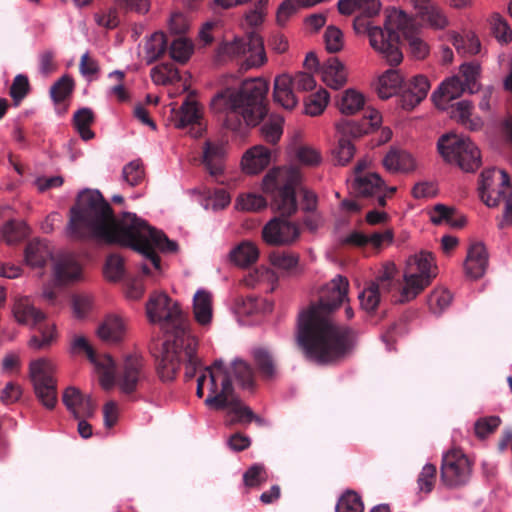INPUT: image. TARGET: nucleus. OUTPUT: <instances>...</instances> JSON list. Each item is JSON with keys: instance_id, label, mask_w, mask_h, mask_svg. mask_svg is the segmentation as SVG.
Masks as SVG:
<instances>
[{"instance_id": "nucleus-1", "label": "nucleus", "mask_w": 512, "mask_h": 512, "mask_svg": "<svg viewBox=\"0 0 512 512\" xmlns=\"http://www.w3.org/2000/svg\"><path fill=\"white\" fill-rule=\"evenodd\" d=\"M66 228L69 238L80 240L94 237L106 243L130 247L144 256L141 264L143 274L157 277L161 274L160 258L155 250L175 252L176 242L150 227L135 214L125 213L120 219L113 216L112 209L96 190L83 191L71 209Z\"/></svg>"}, {"instance_id": "nucleus-2", "label": "nucleus", "mask_w": 512, "mask_h": 512, "mask_svg": "<svg viewBox=\"0 0 512 512\" xmlns=\"http://www.w3.org/2000/svg\"><path fill=\"white\" fill-rule=\"evenodd\" d=\"M348 291V279L337 275L320 289L318 301L300 311L296 339L309 360L332 364L352 351L354 332L331 319V314L348 301Z\"/></svg>"}, {"instance_id": "nucleus-3", "label": "nucleus", "mask_w": 512, "mask_h": 512, "mask_svg": "<svg viewBox=\"0 0 512 512\" xmlns=\"http://www.w3.org/2000/svg\"><path fill=\"white\" fill-rule=\"evenodd\" d=\"M268 91L267 83L261 79L244 81L237 87L220 90L210 101L211 110L224 117L227 128L239 131L242 122L255 126L264 116L263 99Z\"/></svg>"}, {"instance_id": "nucleus-4", "label": "nucleus", "mask_w": 512, "mask_h": 512, "mask_svg": "<svg viewBox=\"0 0 512 512\" xmlns=\"http://www.w3.org/2000/svg\"><path fill=\"white\" fill-rule=\"evenodd\" d=\"M302 181L301 170L295 166L273 167L262 179L261 188L271 196V208L282 217L297 211L295 191Z\"/></svg>"}, {"instance_id": "nucleus-5", "label": "nucleus", "mask_w": 512, "mask_h": 512, "mask_svg": "<svg viewBox=\"0 0 512 512\" xmlns=\"http://www.w3.org/2000/svg\"><path fill=\"white\" fill-rule=\"evenodd\" d=\"M146 315L149 322L158 324L167 334L166 340L181 344V339L191 335L188 323L179 306L166 293H152L146 303Z\"/></svg>"}, {"instance_id": "nucleus-6", "label": "nucleus", "mask_w": 512, "mask_h": 512, "mask_svg": "<svg viewBox=\"0 0 512 512\" xmlns=\"http://www.w3.org/2000/svg\"><path fill=\"white\" fill-rule=\"evenodd\" d=\"M437 274L438 267L431 252L422 250L410 255L405 260L397 301L408 303L417 298Z\"/></svg>"}, {"instance_id": "nucleus-7", "label": "nucleus", "mask_w": 512, "mask_h": 512, "mask_svg": "<svg viewBox=\"0 0 512 512\" xmlns=\"http://www.w3.org/2000/svg\"><path fill=\"white\" fill-rule=\"evenodd\" d=\"M181 344L165 340L160 359L157 364V372L161 380L172 381L175 379L182 363H185V377L191 379L194 377L198 358L196 350L198 341L194 335H189L181 339Z\"/></svg>"}, {"instance_id": "nucleus-8", "label": "nucleus", "mask_w": 512, "mask_h": 512, "mask_svg": "<svg viewBox=\"0 0 512 512\" xmlns=\"http://www.w3.org/2000/svg\"><path fill=\"white\" fill-rule=\"evenodd\" d=\"M216 57L219 62L245 57L246 68L261 67L267 61L263 40L256 33L224 39L217 47Z\"/></svg>"}, {"instance_id": "nucleus-9", "label": "nucleus", "mask_w": 512, "mask_h": 512, "mask_svg": "<svg viewBox=\"0 0 512 512\" xmlns=\"http://www.w3.org/2000/svg\"><path fill=\"white\" fill-rule=\"evenodd\" d=\"M356 34H366L371 48L391 66L399 65L403 54L399 46L398 33L388 31L386 28L374 26L362 17H356L353 22Z\"/></svg>"}, {"instance_id": "nucleus-10", "label": "nucleus", "mask_w": 512, "mask_h": 512, "mask_svg": "<svg viewBox=\"0 0 512 512\" xmlns=\"http://www.w3.org/2000/svg\"><path fill=\"white\" fill-rule=\"evenodd\" d=\"M437 149L446 162L458 165L463 171L472 172L481 165L480 151L468 137L453 133L442 135Z\"/></svg>"}, {"instance_id": "nucleus-11", "label": "nucleus", "mask_w": 512, "mask_h": 512, "mask_svg": "<svg viewBox=\"0 0 512 512\" xmlns=\"http://www.w3.org/2000/svg\"><path fill=\"white\" fill-rule=\"evenodd\" d=\"M233 390L230 376L224 368L223 361L217 360L211 367H206L197 379L196 394L199 398L208 392L204 403L215 410L222 406V400Z\"/></svg>"}, {"instance_id": "nucleus-12", "label": "nucleus", "mask_w": 512, "mask_h": 512, "mask_svg": "<svg viewBox=\"0 0 512 512\" xmlns=\"http://www.w3.org/2000/svg\"><path fill=\"white\" fill-rule=\"evenodd\" d=\"M480 200L489 208H497L511 197L512 183L505 170L488 168L481 172L478 183Z\"/></svg>"}, {"instance_id": "nucleus-13", "label": "nucleus", "mask_w": 512, "mask_h": 512, "mask_svg": "<svg viewBox=\"0 0 512 512\" xmlns=\"http://www.w3.org/2000/svg\"><path fill=\"white\" fill-rule=\"evenodd\" d=\"M472 473V463L460 449H451L442 457L441 481L448 487L465 485Z\"/></svg>"}, {"instance_id": "nucleus-14", "label": "nucleus", "mask_w": 512, "mask_h": 512, "mask_svg": "<svg viewBox=\"0 0 512 512\" xmlns=\"http://www.w3.org/2000/svg\"><path fill=\"white\" fill-rule=\"evenodd\" d=\"M70 352L74 355L86 353L90 362L99 374L101 386L109 390L113 386L114 361L108 354L97 355L87 338L83 335H74L70 342Z\"/></svg>"}, {"instance_id": "nucleus-15", "label": "nucleus", "mask_w": 512, "mask_h": 512, "mask_svg": "<svg viewBox=\"0 0 512 512\" xmlns=\"http://www.w3.org/2000/svg\"><path fill=\"white\" fill-rule=\"evenodd\" d=\"M300 227L297 223L274 217L262 229V238L271 246H289L300 238Z\"/></svg>"}, {"instance_id": "nucleus-16", "label": "nucleus", "mask_w": 512, "mask_h": 512, "mask_svg": "<svg viewBox=\"0 0 512 512\" xmlns=\"http://www.w3.org/2000/svg\"><path fill=\"white\" fill-rule=\"evenodd\" d=\"M202 118V109L199 104L190 98H187L179 109L175 108V105L171 107V116L169 118L171 124L179 129L191 127L193 130L196 127V131L192 134L193 137L201 135L202 127L200 120Z\"/></svg>"}, {"instance_id": "nucleus-17", "label": "nucleus", "mask_w": 512, "mask_h": 512, "mask_svg": "<svg viewBox=\"0 0 512 512\" xmlns=\"http://www.w3.org/2000/svg\"><path fill=\"white\" fill-rule=\"evenodd\" d=\"M145 378L144 362L139 355L127 356L118 375L117 380L114 378L121 392L129 394L135 391L138 383Z\"/></svg>"}, {"instance_id": "nucleus-18", "label": "nucleus", "mask_w": 512, "mask_h": 512, "mask_svg": "<svg viewBox=\"0 0 512 512\" xmlns=\"http://www.w3.org/2000/svg\"><path fill=\"white\" fill-rule=\"evenodd\" d=\"M223 404L219 410H226V414L230 419L228 425L242 424L247 425L255 421L259 425L265 423L264 419L256 415L249 406L239 399L232 390L223 400Z\"/></svg>"}, {"instance_id": "nucleus-19", "label": "nucleus", "mask_w": 512, "mask_h": 512, "mask_svg": "<svg viewBox=\"0 0 512 512\" xmlns=\"http://www.w3.org/2000/svg\"><path fill=\"white\" fill-rule=\"evenodd\" d=\"M489 266V254L482 242L471 243L463 264L464 273L470 280L482 278Z\"/></svg>"}, {"instance_id": "nucleus-20", "label": "nucleus", "mask_w": 512, "mask_h": 512, "mask_svg": "<svg viewBox=\"0 0 512 512\" xmlns=\"http://www.w3.org/2000/svg\"><path fill=\"white\" fill-rule=\"evenodd\" d=\"M66 408L76 419L92 417L96 410V404L89 395H83L76 387H67L62 396Z\"/></svg>"}, {"instance_id": "nucleus-21", "label": "nucleus", "mask_w": 512, "mask_h": 512, "mask_svg": "<svg viewBox=\"0 0 512 512\" xmlns=\"http://www.w3.org/2000/svg\"><path fill=\"white\" fill-rule=\"evenodd\" d=\"M127 319L119 314H108L97 328V336L108 344L122 342L127 334Z\"/></svg>"}, {"instance_id": "nucleus-22", "label": "nucleus", "mask_w": 512, "mask_h": 512, "mask_svg": "<svg viewBox=\"0 0 512 512\" xmlns=\"http://www.w3.org/2000/svg\"><path fill=\"white\" fill-rule=\"evenodd\" d=\"M319 74L321 81L333 90H340L348 82V69L337 57H331L323 62Z\"/></svg>"}, {"instance_id": "nucleus-23", "label": "nucleus", "mask_w": 512, "mask_h": 512, "mask_svg": "<svg viewBox=\"0 0 512 512\" xmlns=\"http://www.w3.org/2000/svg\"><path fill=\"white\" fill-rule=\"evenodd\" d=\"M273 151L263 145L248 149L241 159L242 170L248 175L262 172L272 162Z\"/></svg>"}, {"instance_id": "nucleus-24", "label": "nucleus", "mask_w": 512, "mask_h": 512, "mask_svg": "<svg viewBox=\"0 0 512 512\" xmlns=\"http://www.w3.org/2000/svg\"><path fill=\"white\" fill-rule=\"evenodd\" d=\"M292 75L283 73L274 79L273 99L284 109L292 110L298 104V98L294 92Z\"/></svg>"}, {"instance_id": "nucleus-25", "label": "nucleus", "mask_w": 512, "mask_h": 512, "mask_svg": "<svg viewBox=\"0 0 512 512\" xmlns=\"http://www.w3.org/2000/svg\"><path fill=\"white\" fill-rule=\"evenodd\" d=\"M430 90V83L423 75L413 77L401 94V106L411 110L424 100Z\"/></svg>"}, {"instance_id": "nucleus-26", "label": "nucleus", "mask_w": 512, "mask_h": 512, "mask_svg": "<svg viewBox=\"0 0 512 512\" xmlns=\"http://www.w3.org/2000/svg\"><path fill=\"white\" fill-rule=\"evenodd\" d=\"M467 89L462 85L459 76H451L445 79L438 89L433 92L432 98L435 105L440 109H446L447 104L459 98Z\"/></svg>"}, {"instance_id": "nucleus-27", "label": "nucleus", "mask_w": 512, "mask_h": 512, "mask_svg": "<svg viewBox=\"0 0 512 512\" xmlns=\"http://www.w3.org/2000/svg\"><path fill=\"white\" fill-rule=\"evenodd\" d=\"M382 165L390 173H409L416 169L415 158L409 152L391 149L382 159Z\"/></svg>"}, {"instance_id": "nucleus-28", "label": "nucleus", "mask_w": 512, "mask_h": 512, "mask_svg": "<svg viewBox=\"0 0 512 512\" xmlns=\"http://www.w3.org/2000/svg\"><path fill=\"white\" fill-rule=\"evenodd\" d=\"M12 312L19 324L37 326L46 319V314L35 307L28 297L18 298L13 305Z\"/></svg>"}, {"instance_id": "nucleus-29", "label": "nucleus", "mask_w": 512, "mask_h": 512, "mask_svg": "<svg viewBox=\"0 0 512 512\" xmlns=\"http://www.w3.org/2000/svg\"><path fill=\"white\" fill-rule=\"evenodd\" d=\"M445 39L463 56L477 55L481 51L480 40L472 31H465L463 34L454 30L448 31L445 34Z\"/></svg>"}, {"instance_id": "nucleus-30", "label": "nucleus", "mask_w": 512, "mask_h": 512, "mask_svg": "<svg viewBox=\"0 0 512 512\" xmlns=\"http://www.w3.org/2000/svg\"><path fill=\"white\" fill-rule=\"evenodd\" d=\"M352 188L358 195L372 197L375 194L384 192L386 184L378 173L369 172L357 175L352 183Z\"/></svg>"}, {"instance_id": "nucleus-31", "label": "nucleus", "mask_w": 512, "mask_h": 512, "mask_svg": "<svg viewBox=\"0 0 512 512\" xmlns=\"http://www.w3.org/2000/svg\"><path fill=\"white\" fill-rule=\"evenodd\" d=\"M57 365L53 359L40 357L29 362V377L33 384L55 382Z\"/></svg>"}, {"instance_id": "nucleus-32", "label": "nucleus", "mask_w": 512, "mask_h": 512, "mask_svg": "<svg viewBox=\"0 0 512 512\" xmlns=\"http://www.w3.org/2000/svg\"><path fill=\"white\" fill-rule=\"evenodd\" d=\"M225 154L226 149L222 142L205 143L203 162L211 175L217 176L223 172Z\"/></svg>"}, {"instance_id": "nucleus-33", "label": "nucleus", "mask_w": 512, "mask_h": 512, "mask_svg": "<svg viewBox=\"0 0 512 512\" xmlns=\"http://www.w3.org/2000/svg\"><path fill=\"white\" fill-rule=\"evenodd\" d=\"M52 258V250L45 241H31L25 249V262L32 269L43 268Z\"/></svg>"}, {"instance_id": "nucleus-34", "label": "nucleus", "mask_w": 512, "mask_h": 512, "mask_svg": "<svg viewBox=\"0 0 512 512\" xmlns=\"http://www.w3.org/2000/svg\"><path fill=\"white\" fill-rule=\"evenodd\" d=\"M473 104L468 100H461L450 107V117L469 130L476 131L483 126L479 117H472Z\"/></svg>"}, {"instance_id": "nucleus-35", "label": "nucleus", "mask_w": 512, "mask_h": 512, "mask_svg": "<svg viewBox=\"0 0 512 512\" xmlns=\"http://www.w3.org/2000/svg\"><path fill=\"white\" fill-rule=\"evenodd\" d=\"M404 82V77L399 70L389 69L381 74L375 84L378 96L388 99L396 95Z\"/></svg>"}, {"instance_id": "nucleus-36", "label": "nucleus", "mask_w": 512, "mask_h": 512, "mask_svg": "<svg viewBox=\"0 0 512 512\" xmlns=\"http://www.w3.org/2000/svg\"><path fill=\"white\" fill-rule=\"evenodd\" d=\"M417 16L427 27L434 30H443L450 23L444 10L436 4L427 3L418 7Z\"/></svg>"}, {"instance_id": "nucleus-37", "label": "nucleus", "mask_w": 512, "mask_h": 512, "mask_svg": "<svg viewBox=\"0 0 512 512\" xmlns=\"http://www.w3.org/2000/svg\"><path fill=\"white\" fill-rule=\"evenodd\" d=\"M193 314L201 326L210 325L213 317L212 294L204 289H199L193 297Z\"/></svg>"}, {"instance_id": "nucleus-38", "label": "nucleus", "mask_w": 512, "mask_h": 512, "mask_svg": "<svg viewBox=\"0 0 512 512\" xmlns=\"http://www.w3.org/2000/svg\"><path fill=\"white\" fill-rule=\"evenodd\" d=\"M292 158L302 166L315 168L321 165L323 161L321 151L309 144H292L290 146Z\"/></svg>"}, {"instance_id": "nucleus-39", "label": "nucleus", "mask_w": 512, "mask_h": 512, "mask_svg": "<svg viewBox=\"0 0 512 512\" xmlns=\"http://www.w3.org/2000/svg\"><path fill=\"white\" fill-rule=\"evenodd\" d=\"M384 26L388 31L401 32L404 37L415 30L413 19L405 11L395 7L387 9Z\"/></svg>"}, {"instance_id": "nucleus-40", "label": "nucleus", "mask_w": 512, "mask_h": 512, "mask_svg": "<svg viewBox=\"0 0 512 512\" xmlns=\"http://www.w3.org/2000/svg\"><path fill=\"white\" fill-rule=\"evenodd\" d=\"M38 326L39 335H32L28 340V347L34 351L49 349L58 338L57 328L54 323H40Z\"/></svg>"}, {"instance_id": "nucleus-41", "label": "nucleus", "mask_w": 512, "mask_h": 512, "mask_svg": "<svg viewBox=\"0 0 512 512\" xmlns=\"http://www.w3.org/2000/svg\"><path fill=\"white\" fill-rule=\"evenodd\" d=\"M366 103L362 92L355 88L346 89L337 101V108L344 115H355L361 111Z\"/></svg>"}, {"instance_id": "nucleus-42", "label": "nucleus", "mask_w": 512, "mask_h": 512, "mask_svg": "<svg viewBox=\"0 0 512 512\" xmlns=\"http://www.w3.org/2000/svg\"><path fill=\"white\" fill-rule=\"evenodd\" d=\"M228 258L236 266L247 267L257 261L259 249L254 243L243 241L231 249Z\"/></svg>"}, {"instance_id": "nucleus-43", "label": "nucleus", "mask_w": 512, "mask_h": 512, "mask_svg": "<svg viewBox=\"0 0 512 512\" xmlns=\"http://www.w3.org/2000/svg\"><path fill=\"white\" fill-rule=\"evenodd\" d=\"M167 49V39L163 32H154L146 38L143 46L144 59L148 64L159 59Z\"/></svg>"}, {"instance_id": "nucleus-44", "label": "nucleus", "mask_w": 512, "mask_h": 512, "mask_svg": "<svg viewBox=\"0 0 512 512\" xmlns=\"http://www.w3.org/2000/svg\"><path fill=\"white\" fill-rule=\"evenodd\" d=\"M269 260L273 267L288 274H297L303 270L300 266L299 255L294 252H273L270 254Z\"/></svg>"}, {"instance_id": "nucleus-45", "label": "nucleus", "mask_w": 512, "mask_h": 512, "mask_svg": "<svg viewBox=\"0 0 512 512\" xmlns=\"http://www.w3.org/2000/svg\"><path fill=\"white\" fill-rule=\"evenodd\" d=\"M80 276L81 267L72 257L64 258L54 266V277L60 284L77 280Z\"/></svg>"}, {"instance_id": "nucleus-46", "label": "nucleus", "mask_w": 512, "mask_h": 512, "mask_svg": "<svg viewBox=\"0 0 512 512\" xmlns=\"http://www.w3.org/2000/svg\"><path fill=\"white\" fill-rule=\"evenodd\" d=\"M252 355L261 376L266 380H274L277 377V367L271 353L260 347L255 348Z\"/></svg>"}, {"instance_id": "nucleus-47", "label": "nucleus", "mask_w": 512, "mask_h": 512, "mask_svg": "<svg viewBox=\"0 0 512 512\" xmlns=\"http://www.w3.org/2000/svg\"><path fill=\"white\" fill-rule=\"evenodd\" d=\"M329 102V92L324 88H320L304 100V113L311 117L319 116L325 111Z\"/></svg>"}, {"instance_id": "nucleus-48", "label": "nucleus", "mask_w": 512, "mask_h": 512, "mask_svg": "<svg viewBox=\"0 0 512 512\" xmlns=\"http://www.w3.org/2000/svg\"><path fill=\"white\" fill-rule=\"evenodd\" d=\"M236 309L241 316H254L270 312L272 304L263 298L247 296L237 304Z\"/></svg>"}, {"instance_id": "nucleus-49", "label": "nucleus", "mask_w": 512, "mask_h": 512, "mask_svg": "<svg viewBox=\"0 0 512 512\" xmlns=\"http://www.w3.org/2000/svg\"><path fill=\"white\" fill-rule=\"evenodd\" d=\"M481 70V65L478 62H467L460 65L458 76L467 91L474 93L479 89Z\"/></svg>"}, {"instance_id": "nucleus-50", "label": "nucleus", "mask_w": 512, "mask_h": 512, "mask_svg": "<svg viewBox=\"0 0 512 512\" xmlns=\"http://www.w3.org/2000/svg\"><path fill=\"white\" fill-rule=\"evenodd\" d=\"M150 75L156 85H171L180 81L178 69L170 63L155 66L151 69Z\"/></svg>"}, {"instance_id": "nucleus-51", "label": "nucleus", "mask_w": 512, "mask_h": 512, "mask_svg": "<svg viewBox=\"0 0 512 512\" xmlns=\"http://www.w3.org/2000/svg\"><path fill=\"white\" fill-rule=\"evenodd\" d=\"M284 118L280 115H271L261 125L260 132L263 139L271 144H276L283 134Z\"/></svg>"}, {"instance_id": "nucleus-52", "label": "nucleus", "mask_w": 512, "mask_h": 512, "mask_svg": "<svg viewBox=\"0 0 512 512\" xmlns=\"http://www.w3.org/2000/svg\"><path fill=\"white\" fill-rule=\"evenodd\" d=\"M73 122L76 130L83 140H90L94 137V133L90 129L94 122V113L90 108H81L75 112Z\"/></svg>"}, {"instance_id": "nucleus-53", "label": "nucleus", "mask_w": 512, "mask_h": 512, "mask_svg": "<svg viewBox=\"0 0 512 512\" xmlns=\"http://www.w3.org/2000/svg\"><path fill=\"white\" fill-rule=\"evenodd\" d=\"M335 129L341 138L352 137L359 138L370 133V129L366 126V121H351L342 119L335 123Z\"/></svg>"}, {"instance_id": "nucleus-54", "label": "nucleus", "mask_w": 512, "mask_h": 512, "mask_svg": "<svg viewBox=\"0 0 512 512\" xmlns=\"http://www.w3.org/2000/svg\"><path fill=\"white\" fill-rule=\"evenodd\" d=\"M489 24L498 42L508 44L512 41V29L503 16L498 13L492 14L489 18Z\"/></svg>"}, {"instance_id": "nucleus-55", "label": "nucleus", "mask_w": 512, "mask_h": 512, "mask_svg": "<svg viewBox=\"0 0 512 512\" xmlns=\"http://www.w3.org/2000/svg\"><path fill=\"white\" fill-rule=\"evenodd\" d=\"M194 52V45L191 40L179 37L175 39L169 49L171 58L181 64L186 63Z\"/></svg>"}, {"instance_id": "nucleus-56", "label": "nucleus", "mask_w": 512, "mask_h": 512, "mask_svg": "<svg viewBox=\"0 0 512 512\" xmlns=\"http://www.w3.org/2000/svg\"><path fill=\"white\" fill-rule=\"evenodd\" d=\"M229 376H234L235 380L238 382V384L243 388H251L254 383V377H253V371L251 366L241 360L236 359L232 363V369L231 372H227Z\"/></svg>"}, {"instance_id": "nucleus-57", "label": "nucleus", "mask_w": 512, "mask_h": 512, "mask_svg": "<svg viewBox=\"0 0 512 512\" xmlns=\"http://www.w3.org/2000/svg\"><path fill=\"white\" fill-rule=\"evenodd\" d=\"M38 400L47 409H53L57 403V381L33 384Z\"/></svg>"}, {"instance_id": "nucleus-58", "label": "nucleus", "mask_w": 512, "mask_h": 512, "mask_svg": "<svg viewBox=\"0 0 512 512\" xmlns=\"http://www.w3.org/2000/svg\"><path fill=\"white\" fill-rule=\"evenodd\" d=\"M266 467L261 463L251 465L243 474V483L247 488H257L268 481Z\"/></svg>"}, {"instance_id": "nucleus-59", "label": "nucleus", "mask_w": 512, "mask_h": 512, "mask_svg": "<svg viewBox=\"0 0 512 512\" xmlns=\"http://www.w3.org/2000/svg\"><path fill=\"white\" fill-rule=\"evenodd\" d=\"M1 234L7 244H14L27 235V226L23 221L10 220L2 227Z\"/></svg>"}, {"instance_id": "nucleus-60", "label": "nucleus", "mask_w": 512, "mask_h": 512, "mask_svg": "<svg viewBox=\"0 0 512 512\" xmlns=\"http://www.w3.org/2000/svg\"><path fill=\"white\" fill-rule=\"evenodd\" d=\"M364 505L361 497L351 490L344 492L336 505V512H363Z\"/></svg>"}, {"instance_id": "nucleus-61", "label": "nucleus", "mask_w": 512, "mask_h": 512, "mask_svg": "<svg viewBox=\"0 0 512 512\" xmlns=\"http://www.w3.org/2000/svg\"><path fill=\"white\" fill-rule=\"evenodd\" d=\"M267 200L259 194L247 193L239 195L236 200V208L243 211H260L267 207Z\"/></svg>"}, {"instance_id": "nucleus-62", "label": "nucleus", "mask_w": 512, "mask_h": 512, "mask_svg": "<svg viewBox=\"0 0 512 512\" xmlns=\"http://www.w3.org/2000/svg\"><path fill=\"white\" fill-rule=\"evenodd\" d=\"M455 209L443 204L435 205L429 210L430 221L435 225H447L456 226V222L453 219Z\"/></svg>"}, {"instance_id": "nucleus-63", "label": "nucleus", "mask_w": 512, "mask_h": 512, "mask_svg": "<svg viewBox=\"0 0 512 512\" xmlns=\"http://www.w3.org/2000/svg\"><path fill=\"white\" fill-rule=\"evenodd\" d=\"M73 89V79L68 75H64L51 86L50 95L55 103H60L71 95Z\"/></svg>"}, {"instance_id": "nucleus-64", "label": "nucleus", "mask_w": 512, "mask_h": 512, "mask_svg": "<svg viewBox=\"0 0 512 512\" xmlns=\"http://www.w3.org/2000/svg\"><path fill=\"white\" fill-rule=\"evenodd\" d=\"M452 302V294L445 288H435L428 296V305L432 312L440 313Z\"/></svg>"}]
</instances>
